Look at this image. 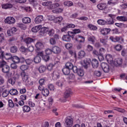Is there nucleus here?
I'll return each mask as SVG.
<instances>
[{
    "label": "nucleus",
    "mask_w": 127,
    "mask_h": 127,
    "mask_svg": "<svg viewBox=\"0 0 127 127\" xmlns=\"http://www.w3.org/2000/svg\"><path fill=\"white\" fill-rule=\"evenodd\" d=\"M0 68L1 69L3 73H8L9 72V66L7 65V63L5 61L0 62Z\"/></svg>",
    "instance_id": "nucleus-1"
},
{
    "label": "nucleus",
    "mask_w": 127,
    "mask_h": 127,
    "mask_svg": "<svg viewBox=\"0 0 127 127\" xmlns=\"http://www.w3.org/2000/svg\"><path fill=\"white\" fill-rule=\"evenodd\" d=\"M43 30L44 32L47 33V34H48L51 37H52V36H53L54 35V34L55 33V31L53 29H50L47 27H44Z\"/></svg>",
    "instance_id": "nucleus-2"
},
{
    "label": "nucleus",
    "mask_w": 127,
    "mask_h": 127,
    "mask_svg": "<svg viewBox=\"0 0 127 127\" xmlns=\"http://www.w3.org/2000/svg\"><path fill=\"white\" fill-rule=\"evenodd\" d=\"M109 39L113 42H120V43L124 42V39H123L122 37L116 36L115 38H114V37L111 36L109 38Z\"/></svg>",
    "instance_id": "nucleus-3"
},
{
    "label": "nucleus",
    "mask_w": 127,
    "mask_h": 127,
    "mask_svg": "<svg viewBox=\"0 0 127 127\" xmlns=\"http://www.w3.org/2000/svg\"><path fill=\"white\" fill-rule=\"evenodd\" d=\"M99 55L100 56H98V59L100 61H103L104 60V54L106 52V49L104 48H101L99 50Z\"/></svg>",
    "instance_id": "nucleus-4"
},
{
    "label": "nucleus",
    "mask_w": 127,
    "mask_h": 127,
    "mask_svg": "<svg viewBox=\"0 0 127 127\" xmlns=\"http://www.w3.org/2000/svg\"><path fill=\"white\" fill-rule=\"evenodd\" d=\"M101 67L105 73H109L110 72V66L109 64L105 63H102L101 64Z\"/></svg>",
    "instance_id": "nucleus-5"
},
{
    "label": "nucleus",
    "mask_w": 127,
    "mask_h": 127,
    "mask_svg": "<svg viewBox=\"0 0 127 127\" xmlns=\"http://www.w3.org/2000/svg\"><path fill=\"white\" fill-rule=\"evenodd\" d=\"M21 76L22 78V80L23 82H28V73L25 72V71H23L21 73Z\"/></svg>",
    "instance_id": "nucleus-6"
},
{
    "label": "nucleus",
    "mask_w": 127,
    "mask_h": 127,
    "mask_svg": "<svg viewBox=\"0 0 127 127\" xmlns=\"http://www.w3.org/2000/svg\"><path fill=\"white\" fill-rule=\"evenodd\" d=\"M5 23L13 24L15 22V19L12 17H7L4 20Z\"/></svg>",
    "instance_id": "nucleus-7"
},
{
    "label": "nucleus",
    "mask_w": 127,
    "mask_h": 127,
    "mask_svg": "<svg viewBox=\"0 0 127 127\" xmlns=\"http://www.w3.org/2000/svg\"><path fill=\"white\" fill-rule=\"evenodd\" d=\"M75 40L77 41V42H79L80 43H83L85 42V37L83 36L78 35L75 38Z\"/></svg>",
    "instance_id": "nucleus-8"
},
{
    "label": "nucleus",
    "mask_w": 127,
    "mask_h": 127,
    "mask_svg": "<svg viewBox=\"0 0 127 127\" xmlns=\"http://www.w3.org/2000/svg\"><path fill=\"white\" fill-rule=\"evenodd\" d=\"M53 103V98L52 97H50L48 99V103H44V105H46L47 108L49 110L51 108V106H52V103Z\"/></svg>",
    "instance_id": "nucleus-9"
},
{
    "label": "nucleus",
    "mask_w": 127,
    "mask_h": 127,
    "mask_svg": "<svg viewBox=\"0 0 127 127\" xmlns=\"http://www.w3.org/2000/svg\"><path fill=\"white\" fill-rule=\"evenodd\" d=\"M122 64H123V59L121 58L116 59L114 62V64L115 66H121Z\"/></svg>",
    "instance_id": "nucleus-10"
},
{
    "label": "nucleus",
    "mask_w": 127,
    "mask_h": 127,
    "mask_svg": "<svg viewBox=\"0 0 127 127\" xmlns=\"http://www.w3.org/2000/svg\"><path fill=\"white\" fill-rule=\"evenodd\" d=\"M65 124L67 127H71L73 126V119L67 118L65 120Z\"/></svg>",
    "instance_id": "nucleus-11"
},
{
    "label": "nucleus",
    "mask_w": 127,
    "mask_h": 127,
    "mask_svg": "<svg viewBox=\"0 0 127 127\" xmlns=\"http://www.w3.org/2000/svg\"><path fill=\"white\" fill-rule=\"evenodd\" d=\"M111 32L110 28H103L100 30V32L103 35H107Z\"/></svg>",
    "instance_id": "nucleus-12"
},
{
    "label": "nucleus",
    "mask_w": 127,
    "mask_h": 127,
    "mask_svg": "<svg viewBox=\"0 0 127 127\" xmlns=\"http://www.w3.org/2000/svg\"><path fill=\"white\" fill-rule=\"evenodd\" d=\"M43 21V15H39L37 16L35 18V23H41Z\"/></svg>",
    "instance_id": "nucleus-13"
},
{
    "label": "nucleus",
    "mask_w": 127,
    "mask_h": 127,
    "mask_svg": "<svg viewBox=\"0 0 127 127\" xmlns=\"http://www.w3.org/2000/svg\"><path fill=\"white\" fill-rule=\"evenodd\" d=\"M52 51L55 54H59L61 52V49L59 47L54 46L52 48Z\"/></svg>",
    "instance_id": "nucleus-14"
},
{
    "label": "nucleus",
    "mask_w": 127,
    "mask_h": 127,
    "mask_svg": "<svg viewBox=\"0 0 127 127\" xmlns=\"http://www.w3.org/2000/svg\"><path fill=\"white\" fill-rule=\"evenodd\" d=\"M43 6H47L49 9H51V6L52 5V2L51 1H47L44 2L42 3Z\"/></svg>",
    "instance_id": "nucleus-15"
},
{
    "label": "nucleus",
    "mask_w": 127,
    "mask_h": 127,
    "mask_svg": "<svg viewBox=\"0 0 127 127\" xmlns=\"http://www.w3.org/2000/svg\"><path fill=\"white\" fill-rule=\"evenodd\" d=\"M91 64L93 68H98V67H99V61H98L97 59L92 60Z\"/></svg>",
    "instance_id": "nucleus-16"
},
{
    "label": "nucleus",
    "mask_w": 127,
    "mask_h": 127,
    "mask_svg": "<svg viewBox=\"0 0 127 127\" xmlns=\"http://www.w3.org/2000/svg\"><path fill=\"white\" fill-rule=\"evenodd\" d=\"M35 47L37 48V50H40L44 47V45H43V43L41 42H38L35 45Z\"/></svg>",
    "instance_id": "nucleus-17"
},
{
    "label": "nucleus",
    "mask_w": 127,
    "mask_h": 127,
    "mask_svg": "<svg viewBox=\"0 0 127 127\" xmlns=\"http://www.w3.org/2000/svg\"><path fill=\"white\" fill-rule=\"evenodd\" d=\"M71 95H72V91H71V90L68 89L65 91L64 97L65 98H70V97H71Z\"/></svg>",
    "instance_id": "nucleus-18"
},
{
    "label": "nucleus",
    "mask_w": 127,
    "mask_h": 127,
    "mask_svg": "<svg viewBox=\"0 0 127 127\" xmlns=\"http://www.w3.org/2000/svg\"><path fill=\"white\" fill-rule=\"evenodd\" d=\"M97 8L100 9L101 10H103V9H106L107 8V4L105 3H100L97 5Z\"/></svg>",
    "instance_id": "nucleus-19"
},
{
    "label": "nucleus",
    "mask_w": 127,
    "mask_h": 127,
    "mask_svg": "<svg viewBox=\"0 0 127 127\" xmlns=\"http://www.w3.org/2000/svg\"><path fill=\"white\" fill-rule=\"evenodd\" d=\"M41 27H42V26L41 25L33 27L32 28V32L36 33L37 32V31H39V30H40Z\"/></svg>",
    "instance_id": "nucleus-20"
},
{
    "label": "nucleus",
    "mask_w": 127,
    "mask_h": 127,
    "mask_svg": "<svg viewBox=\"0 0 127 127\" xmlns=\"http://www.w3.org/2000/svg\"><path fill=\"white\" fill-rule=\"evenodd\" d=\"M24 42L26 43V44H30L32 42H34V39L31 38H26L24 39Z\"/></svg>",
    "instance_id": "nucleus-21"
},
{
    "label": "nucleus",
    "mask_w": 127,
    "mask_h": 127,
    "mask_svg": "<svg viewBox=\"0 0 127 127\" xmlns=\"http://www.w3.org/2000/svg\"><path fill=\"white\" fill-rule=\"evenodd\" d=\"M106 58L107 59V61H108V63H110V64H112L113 63V57L111 55H107L106 56Z\"/></svg>",
    "instance_id": "nucleus-22"
},
{
    "label": "nucleus",
    "mask_w": 127,
    "mask_h": 127,
    "mask_svg": "<svg viewBox=\"0 0 127 127\" xmlns=\"http://www.w3.org/2000/svg\"><path fill=\"white\" fill-rule=\"evenodd\" d=\"M2 8H3V9H7V8H11L12 7V4H3L1 5Z\"/></svg>",
    "instance_id": "nucleus-23"
},
{
    "label": "nucleus",
    "mask_w": 127,
    "mask_h": 127,
    "mask_svg": "<svg viewBox=\"0 0 127 127\" xmlns=\"http://www.w3.org/2000/svg\"><path fill=\"white\" fill-rule=\"evenodd\" d=\"M117 19L119 21L126 22L127 21V17L125 16H118Z\"/></svg>",
    "instance_id": "nucleus-24"
},
{
    "label": "nucleus",
    "mask_w": 127,
    "mask_h": 127,
    "mask_svg": "<svg viewBox=\"0 0 127 127\" xmlns=\"http://www.w3.org/2000/svg\"><path fill=\"white\" fill-rule=\"evenodd\" d=\"M100 41L104 46H108V40L107 39L101 38Z\"/></svg>",
    "instance_id": "nucleus-25"
},
{
    "label": "nucleus",
    "mask_w": 127,
    "mask_h": 127,
    "mask_svg": "<svg viewBox=\"0 0 127 127\" xmlns=\"http://www.w3.org/2000/svg\"><path fill=\"white\" fill-rule=\"evenodd\" d=\"M42 93L44 97H48L50 94L49 90L47 88L44 89Z\"/></svg>",
    "instance_id": "nucleus-26"
},
{
    "label": "nucleus",
    "mask_w": 127,
    "mask_h": 127,
    "mask_svg": "<svg viewBox=\"0 0 127 127\" xmlns=\"http://www.w3.org/2000/svg\"><path fill=\"white\" fill-rule=\"evenodd\" d=\"M60 76V74L59 73V72H58V71H55L53 72V78H54V79H55V80H56V79H58Z\"/></svg>",
    "instance_id": "nucleus-27"
},
{
    "label": "nucleus",
    "mask_w": 127,
    "mask_h": 127,
    "mask_svg": "<svg viewBox=\"0 0 127 127\" xmlns=\"http://www.w3.org/2000/svg\"><path fill=\"white\" fill-rule=\"evenodd\" d=\"M9 93L12 96H16L17 94H18V91L15 89H12L10 90Z\"/></svg>",
    "instance_id": "nucleus-28"
},
{
    "label": "nucleus",
    "mask_w": 127,
    "mask_h": 127,
    "mask_svg": "<svg viewBox=\"0 0 127 127\" xmlns=\"http://www.w3.org/2000/svg\"><path fill=\"white\" fill-rule=\"evenodd\" d=\"M39 72L41 73H44L46 71V66L44 65H41L39 69Z\"/></svg>",
    "instance_id": "nucleus-29"
},
{
    "label": "nucleus",
    "mask_w": 127,
    "mask_h": 127,
    "mask_svg": "<svg viewBox=\"0 0 127 127\" xmlns=\"http://www.w3.org/2000/svg\"><path fill=\"white\" fill-rule=\"evenodd\" d=\"M86 55V53L84 51H80L78 53V56L79 58H84Z\"/></svg>",
    "instance_id": "nucleus-30"
},
{
    "label": "nucleus",
    "mask_w": 127,
    "mask_h": 127,
    "mask_svg": "<svg viewBox=\"0 0 127 127\" xmlns=\"http://www.w3.org/2000/svg\"><path fill=\"white\" fill-rule=\"evenodd\" d=\"M23 23H30L31 22V19L29 17H25L22 19Z\"/></svg>",
    "instance_id": "nucleus-31"
},
{
    "label": "nucleus",
    "mask_w": 127,
    "mask_h": 127,
    "mask_svg": "<svg viewBox=\"0 0 127 127\" xmlns=\"http://www.w3.org/2000/svg\"><path fill=\"white\" fill-rule=\"evenodd\" d=\"M52 12L54 13H60L63 11V8H59L57 9H54L52 10Z\"/></svg>",
    "instance_id": "nucleus-32"
},
{
    "label": "nucleus",
    "mask_w": 127,
    "mask_h": 127,
    "mask_svg": "<svg viewBox=\"0 0 127 127\" xmlns=\"http://www.w3.org/2000/svg\"><path fill=\"white\" fill-rule=\"evenodd\" d=\"M88 40L94 44L95 41H96V37H95V36H89L88 37Z\"/></svg>",
    "instance_id": "nucleus-33"
},
{
    "label": "nucleus",
    "mask_w": 127,
    "mask_h": 127,
    "mask_svg": "<svg viewBox=\"0 0 127 127\" xmlns=\"http://www.w3.org/2000/svg\"><path fill=\"white\" fill-rule=\"evenodd\" d=\"M63 72L64 75H69L70 74V69L67 68V67H64L63 69Z\"/></svg>",
    "instance_id": "nucleus-34"
},
{
    "label": "nucleus",
    "mask_w": 127,
    "mask_h": 127,
    "mask_svg": "<svg viewBox=\"0 0 127 127\" xmlns=\"http://www.w3.org/2000/svg\"><path fill=\"white\" fill-rule=\"evenodd\" d=\"M77 75H78V76H80V77H83V76H84V70L80 68L78 69L77 70V72H76Z\"/></svg>",
    "instance_id": "nucleus-35"
},
{
    "label": "nucleus",
    "mask_w": 127,
    "mask_h": 127,
    "mask_svg": "<svg viewBox=\"0 0 127 127\" xmlns=\"http://www.w3.org/2000/svg\"><path fill=\"white\" fill-rule=\"evenodd\" d=\"M118 3V0H110L108 2V4L110 5H115Z\"/></svg>",
    "instance_id": "nucleus-36"
},
{
    "label": "nucleus",
    "mask_w": 127,
    "mask_h": 127,
    "mask_svg": "<svg viewBox=\"0 0 127 127\" xmlns=\"http://www.w3.org/2000/svg\"><path fill=\"white\" fill-rule=\"evenodd\" d=\"M63 40L67 42L71 41V38L68 35H66L63 37Z\"/></svg>",
    "instance_id": "nucleus-37"
},
{
    "label": "nucleus",
    "mask_w": 127,
    "mask_h": 127,
    "mask_svg": "<svg viewBox=\"0 0 127 127\" xmlns=\"http://www.w3.org/2000/svg\"><path fill=\"white\" fill-rule=\"evenodd\" d=\"M65 68L69 69V70H72L73 68V64L71 63H67L65 64Z\"/></svg>",
    "instance_id": "nucleus-38"
},
{
    "label": "nucleus",
    "mask_w": 127,
    "mask_h": 127,
    "mask_svg": "<svg viewBox=\"0 0 127 127\" xmlns=\"http://www.w3.org/2000/svg\"><path fill=\"white\" fill-rule=\"evenodd\" d=\"M12 60L14 63H19L20 59L17 56H14L12 58Z\"/></svg>",
    "instance_id": "nucleus-39"
},
{
    "label": "nucleus",
    "mask_w": 127,
    "mask_h": 127,
    "mask_svg": "<svg viewBox=\"0 0 127 127\" xmlns=\"http://www.w3.org/2000/svg\"><path fill=\"white\" fill-rule=\"evenodd\" d=\"M34 61L35 63H40L41 62V58L39 56H36L34 58Z\"/></svg>",
    "instance_id": "nucleus-40"
},
{
    "label": "nucleus",
    "mask_w": 127,
    "mask_h": 127,
    "mask_svg": "<svg viewBox=\"0 0 127 127\" xmlns=\"http://www.w3.org/2000/svg\"><path fill=\"white\" fill-rule=\"evenodd\" d=\"M10 50L11 53H15L17 52V47L15 46H13L10 48Z\"/></svg>",
    "instance_id": "nucleus-41"
},
{
    "label": "nucleus",
    "mask_w": 127,
    "mask_h": 127,
    "mask_svg": "<svg viewBox=\"0 0 127 127\" xmlns=\"http://www.w3.org/2000/svg\"><path fill=\"white\" fill-rule=\"evenodd\" d=\"M87 27L89 29H90L91 30H97L98 29V28L96 26H94L92 24H89L87 26Z\"/></svg>",
    "instance_id": "nucleus-42"
},
{
    "label": "nucleus",
    "mask_w": 127,
    "mask_h": 127,
    "mask_svg": "<svg viewBox=\"0 0 127 127\" xmlns=\"http://www.w3.org/2000/svg\"><path fill=\"white\" fill-rule=\"evenodd\" d=\"M114 48L117 51H121L123 49V46L120 44H118L115 46Z\"/></svg>",
    "instance_id": "nucleus-43"
},
{
    "label": "nucleus",
    "mask_w": 127,
    "mask_h": 127,
    "mask_svg": "<svg viewBox=\"0 0 127 127\" xmlns=\"http://www.w3.org/2000/svg\"><path fill=\"white\" fill-rule=\"evenodd\" d=\"M23 112L28 113V112H30V107H29L28 106H24L23 107Z\"/></svg>",
    "instance_id": "nucleus-44"
},
{
    "label": "nucleus",
    "mask_w": 127,
    "mask_h": 127,
    "mask_svg": "<svg viewBox=\"0 0 127 127\" xmlns=\"http://www.w3.org/2000/svg\"><path fill=\"white\" fill-rule=\"evenodd\" d=\"M62 20H63V17H62V16H59V17H57L55 18V22H61V21H62Z\"/></svg>",
    "instance_id": "nucleus-45"
},
{
    "label": "nucleus",
    "mask_w": 127,
    "mask_h": 127,
    "mask_svg": "<svg viewBox=\"0 0 127 127\" xmlns=\"http://www.w3.org/2000/svg\"><path fill=\"white\" fill-rule=\"evenodd\" d=\"M60 6V4L58 3L52 4V6L51 9H56L57 7Z\"/></svg>",
    "instance_id": "nucleus-46"
},
{
    "label": "nucleus",
    "mask_w": 127,
    "mask_h": 127,
    "mask_svg": "<svg viewBox=\"0 0 127 127\" xmlns=\"http://www.w3.org/2000/svg\"><path fill=\"white\" fill-rule=\"evenodd\" d=\"M64 4L65 6H72L73 2L71 1H66L64 2Z\"/></svg>",
    "instance_id": "nucleus-47"
},
{
    "label": "nucleus",
    "mask_w": 127,
    "mask_h": 127,
    "mask_svg": "<svg viewBox=\"0 0 127 127\" xmlns=\"http://www.w3.org/2000/svg\"><path fill=\"white\" fill-rule=\"evenodd\" d=\"M83 67L85 69H88L89 65H90V63L87 62V61H84L83 62Z\"/></svg>",
    "instance_id": "nucleus-48"
},
{
    "label": "nucleus",
    "mask_w": 127,
    "mask_h": 127,
    "mask_svg": "<svg viewBox=\"0 0 127 127\" xmlns=\"http://www.w3.org/2000/svg\"><path fill=\"white\" fill-rule=\"evenodd\" d=\"M4 58H5L6 60H9V59L12 58V57L10 54H6L4 56Z\"/></svg>",
    "instance_id": "nucleus-49"
},
{
    "label": "nucleus",
    "mask_w": 127,
    "mask_h": 127,
    "mask_svg": "<svg viewBox=\"0 0 127 127\" xmlns=\"http://www.w3.org/2000/svg\"><path fill=\"white\" fill-rule=\"evenodd\" d=\"M98 24L100 25H105L106 24V21L104 20L99 19L97 21Z\"/></svg>",
    "instance_id": "nucleus-50"
},
{
    "label": "nucleus",
    "mask_w": 127,
    "mask_h": 127,
    "mask_svg": "<svg viewBox=\"0 0 127 127\" xmlns=\"http://www.w3.org/2000/svg\"><path fill=\"white\" fill-rule=\"evenodd\" d=\"M48 88L51 91H54V90L55 89V87L52 84H48Z\"/></svg>",
    "instance_id": "nucleus-51"
},
{
    "label": "nucleus",
    "mask_w": 127,
    "mask_h": 127,
    "mask_svg": "<svg viewBox=\"0 0 127 127\" xmlns=\"http://www.w3.org/2000/svg\"><path fill=\"white\" fill-rule=\"evenodd\" d=\"M8 94H9V92L7 91V90H5L2 92V96L3 97V98H6V97L8 96Z\"/></svg>",
    "instance_id": "nucleus-52"
},
{
    "label": "nucleus",
    "mask_w": 127,
    "mask_h": 127,
    "mask_svg": "<svg viewBox=\"0 0 127 127\" xmlns=\"http://www.w3.org/2000/svg\"><path fill=\"white\" fill-rule=\"evenodd\" d=\"M67 35L69 37H71V38H74V36L75 34H74V32L72 31H68L67 32Z\"/></svg>",
    "instance_id": "nucleus-53"
},
{
    "label": "nucleus",
    "mask_w": 127,
    "mask_h": 127,
    "mask_svg": "<svg viewBox=\"0 0 127 127\" xmlns=\"http://www.w3.org/2000/svg\"><path fill=\"white\" fill-rule=\"evenodd\" d=\"M18 27H20L21 29H23V30H25L26 29V27L25 26V25L22 24V23H19L18 24Z\"/></svg>",
    "instance_id": "nucleus-54"
},
{
    "label": "nucleus",
    "mask_w": 127,
    "mask_h": 127,
    "mask_svg": "<svg viewBox=\"0 0 127 127\" xmlns=\"http://www.w3.org/2000/svg\"><path fill=\"white\" fill-rule=\"evenodd\" d=\"M20 69L22 71H25V70L28 69V66L27 65H22L20 66Z\"/></svg>",
    "instance_id": "nucleus-55"
},
{
    "label": "nucleus",
    "mask_w": 127,
    "mask_h": 127,
    "mask_svg": "<svg viewBox=\"0 0 127 127\" xmlns=\"http://www.w3.org/2000/svg\"><path fill=\"white\" fill-rule=\"evenodd\" d=\"M50 43L52 45H55V44H56V40H55L54 38H51L50 39Z\"/></svg>",
    "instance_id": "nucleus-56"
},
{
    "label": "nucleus",
    "mask_w": 127,
    "mask_h": 127,
    "mask_svg": "<svg viewBox=\"0 0 127 127\" xmlns=\"http://www.w3.org/2000/svg\"><path fill=\"white\" fill-rule=\"evenodd\" d=\"M39 85H45V79L41 78L39 80Z\"/></svg>",
    "instance_id": "nucleus-57"
},
{
    "label": "nucleus",
    "mask_w": 127,
    "mask_h": 127,
    "mask_svg": "<svg viewBox=\"0 0 127 127\" xmlns=\"http://www.w3.org/2000/svg\"><path fill=\"white\" fill-rule=\"evenodd\" d=\"M63 81L61 80H59L56 82L57 86H58V87H62L63 86Z\"/></svg>",
    "instance_id": "nucleus-58"
},
{
    "label": "nucleus",
    "mask_w": 127,
    "mask_h": 127,
    "mask_svg": "<svg viewBox=\"0 0 127 127\" xmlns=\"http://www.w3.org/2000/svg\"><path fill=\"white\" fill-rule=\"evenodd\" d=\"M8 83L11 84V85H14V83H15V79L14 78H10L8 80Z\"/></svg>",
    "instance_id": "nucleus-59"
},
{
    "label": "nucleus",
    "mask_w": 127,
    "mask_h": 127,
    "mask_svg": "<svg viewBox=\"0 0 127 127\" xmlns=\"http://www.w3.org/2000/svg\"><path fill=\"white\" fill-rule=\"evenodd\" d=\"M53 67H54V65L52 64H50L47 66V69L49 71H51L53 69Z\"/></svg>",
    "instance_id": "nucleus-60"
},
{
    "label": "nucleus",
    "mask_w": 127,
    "mask_h": 127,
    "mask_svg": "<svg viewBox=\"0 0 127 127\" xmlns=\"http://www.w3.org/2000/svg\"><path fill=\"white\" fill-rule=\"evenodd\" d=\"M29 1L31 4H33L34 5H37V1L36 0H29Z\"/></svg>",
    "instance_id": "nucleus-61"
},
{
    "label": "nucleus",
    "mask_w": 127,
    "mask_h": 127,
    "mask_svg": "<svg viewBox=\"0 0 127 127\" xmlns=\"http://www.w3.org/2000/svg\"><path fill=\"white\" fill-rule=\"evenodd\" d=\"M8 105H9V107H10V108H13V107H14V104H13V102H12V100H9Z\"/></svg>",
    "instance_id": "nucleus-62"
},
{
    "label": "nucleus",
    "mask_w": 127,
    "mask_h": 127,
    "mask_svg": "<svg viewBox=\"0 0 127 127\" xmlns=\"http://www.w3.org/2000/svg\"><path fill=\"white\" fill-rule=\"evenodd\" d=\"M94 74L95 75V76H97V77H100V76L102 75V73L99 70H96L94 72Z\"/></svg>",
    "instance_id": "nucleus-63"
},
{
    "label": "nucleus",
    "mask_w": 127,
    "mask_h": 127,
    "mask_svg": "<svg viewBox=\"0 0 127 127\" xmlns=\"http://www.w3.org/2000/svg\"><path fill=\"white\" fill-rule=\"evenodd\" d=\"M72 46H73L72 44L67 43L65 45V48H66V49H70V48H72Z\"/></svg>",
    "instance_id": "nucleus-64"
}]
</instances>
